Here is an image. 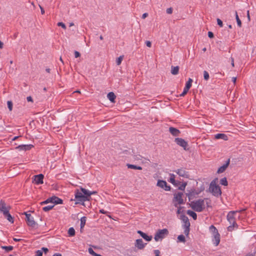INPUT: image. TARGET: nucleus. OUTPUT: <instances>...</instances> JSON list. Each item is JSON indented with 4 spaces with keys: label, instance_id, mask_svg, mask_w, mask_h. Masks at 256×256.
Returning a JSON list of instances; mask_svg holds the SVG:
<instances>
[{
    "label": "nucleus",
    "instance_id": "obj_1",
    "mask_svg": "<svg viewBox=\"0 0 256 256\" xmlns=\"http://www.w3.org/2000/svg\"><path fill=\"white\" fill-rule=\"evenodd\" d=\"M84 190H86V188L82 187L80 188V190L77 189L75 190L74 196L75 200H76V204H80L84 206V202L90 201L88 196Z\"/></svg>",
    "mask_w": 256,
    "mask_h": 256
},
{
    "label": "nucleus",
    "instance_id": "obj_2",
    "mask_svg": "<svg viewBox=\"0 0 256 256\" xmlns=\"http://www.w3.org/2000/svg\"><path fill=\"white\" fill-rule=\"evenodd\" d=\"M218 178H215L212 180L210 184L209 187V192H210L212 195L218 197L222 194V191L220 188L219 186L216 184V181Z\"/></svg>",
    "mask_w": 256,
    "mask_h": 256
},
{
    "label": "nucleus",
    "instance_id": "obj_3",
    "mask_svg": "<svg viewBox=\"0 0 256 256\" xmlns=\"http://www.w3.org/2000/svg\"><path fill=\"white\" fill-rule=\"evenodd\" d=\"M192 208L196 212H202L204 209V200L198 199L196 201L188 203Z\"/></svg>",
    "mask_w": 256,
    "mask_h": 256
},
{
    "label": "nucleus",
    "instance_id": "obj_4",
    "mask_svg": "<svg viewBox=\"0 0 256 256\" xmlns=\"http://www.w3.org/2000/svg\"><path fill=\"white\" fill-rule=\"evenodd\" d=\"M23 214L26 216V221L28 226L35 229L38 228V224L34 220V218L30 214L24 212Z\"/></svg>",
    "mask_w": 256,
    "mask_h": 256
},
{
    "label": "nucleus",
    "instance_id": "obj_5",
    "mask_svg": "<svg viewBox=\"0 0 256 256\" xmlns=\"http://www.w3.org/2000/svg\"><path fill=\"white\" fill-rule=\"evenodd\" d=\"M50 202L54 204H62L63 200L56 196H53L50 198H48L46 200L43 201L40 203V205H44L48 204Z\"/></svg>",
    "mask_w": 256,
    "mask_h": 256
},
{
    "label": "nucleus",
    "instance_id": "obj_6",
    "mask_svg": "<svg viewBox=\"0 0 256 256\" xmlns=\"http://www.w3.org/2000/svg\"><path fill=\"white\" fill-rule=\"evenodd\" d=\"M168 234V230L166 228L158 230L154 235V240L158 241L159 239H162Z\"/></svg>",
    "mask_w": 256,
    "mask_h": 256
},
{
    "label": "nucleus",
    "instance_id": "obj_7",
    "mask_svg": "<svg viewBox=\"0 0 256 256\" xmlns=\"http://www.w3.org/2000/svg\"><path fill=\"white\" fill-rule=\"evenodd\" d=\"M244 210H236V211H230L228 215H227V220L229 222L230 224H234L236 225V218L234 216L238 213V212H240L242 211H244Z\"/></svg>",
    "mask_w": 256,
    "mask_h": 256
},
{
    "label": "nucleus",
    "instance_id": "obj_8",
    "mask_svg": "<svg viewBox=\"0 0 256 256\" xmlns=\"http://www.w3.org/2000/svg\"><path fill=\"white\" fill-rule=\"evenodd\" d=\"M174 142L178 145L182 147L184 150H188L186 148L188 146V144L184 139L177 138H175Z\"/></svg>",
    "mask_w": 256,
    "mask_h": 256
},
{
    "label": "nucleus",
    "instance_id": "obj_9",
    "mask_svg": "<svg viewBox=\"0 0 256 256\" xmlns=\"http://www.w3.org/2000/svg\"><path fill=\"white\" fill-rule=\"evenodd\" d=\"M156 186L164 188L166 191H170L171 189L170 186L168 185L166 181L164 180H158L157 182Z\"/></svg>",
    "mask_w": 256,
    "mask_h": 256
},
{
    "label": "nucleus",
    "instance_id": "obj_10",
    "mask_svg": "<svg viewBox=\"0 0 256 256\" xmlns=\"http://www.w3.org/2000/svg\"><path fill=\"white\" fill-rule=\"evenodd\" d=\"M44 174H39L35 175L32 178V182L36 184H40L44 183Z\"/></svg>",
    "mask_w": 256,
    "mask_h": 256
},
{
    "label": "nucleus",
    "instance_id": "obj_11",
    "mask_svg": "<svg viewBox=\"0 0 256 256\" xmlns=\"http://www.w3.org/2000/svg\"><path fill=\"white\" fill-rule=\"evenodd\" d=\"M174 172H176V174L180 176H182L185 178H189L190 177L189 172L187 171H186L184 168L178 169Z\"/></svg>",
    "mask_w": 256,
    "mask_h": 256
},
{
    "label": "nucleus",
    "instance_id": "obj_12",
    "mask_svg": "<svg viewBox=\"0 0 256 256\" xmlns=\"http://www.w3.org/2000/svg\"><path fill=\"white\" fill-rule=\"evenodd\" d=\"M10 206H6V204L4 200H0V211L2 212L3 214L4 212L10 210Z\"/></svg>",
    "mask_w": 256,
    "mask_h": 256
},
{
    "label": "nucleus",
    "instance_id": "obj_13",
    "mask_svg": "<svg viewBox=\"0 0 256 256\" xmlns=\"http://www.w3.org/2000/svg\"><path fill=\"white\" fill-rule=\"evenodd\" d=\"M230 163V159H228L226 162V164H224L222 166H220L218 169V170L217 173L220 174L223 172H224L226 168L228 167V165Z\"/></svg>",
    "mask_w": 256,
    "mask_h": 256
},
{
    "label": "nucleus",
    "instance_id": "obj_14",
    "mask_svg": "<svg viewBox=\"0 0 256 256\" xmlns=\"http://www.w3.org/2000/svg\"><path fill=\"white\" fill-rule=\"evenodd\" d=\"M33 146L32 144H22L18 146L16 148L20 150H30Z\"/></svg>",
    "mask_w": 256,
    "mask_h": 256
},
{
    "label": "nucleus",
    "instance_id": "obj_15",
    "mask_svg": "<svg viewBox=\"0 0 256 256\" xmlns=\"http://www.w3.org/2000/svg\"><path fill=\"white\" fill-rule=\"evenodd\" d=\"M180 219L182 220V222L184 223V226H190V222L189 220L185 214H182L180 215Z\"/></svg>",
    "mask_w": 256,
    "mask_h": 256
},
{
    "label": "nucleus",
    "instance_id": "obj_16",
    "mask_svg": "<svg viewBox=\"0 0 256 256\" xmlns=\"http://www.w3.org/2000/svg\"><path fill=\"white\" fill-rule=\"evenodd\" d=\"M138 233L140 234V235L146 240L148 242H150L152 239V236H149L146 233L142 232L141 230H138Z\"/></svg>",
    "mask_w": 256,
    "mask_h": 256
},
{
    "label": "nucleus",
    "instance_id": "obj_17",
    "mask_svg": "<svg viewBox=\"0 0 256 256\" xmlns=\"http://www.w3.org/2000/svg\"><path fill=\"white\" fill-rule=\"evenodd\" d=\"M4 216L6 218L8 222L10 223L13 224L14 222V218L12 217L10 214L9 210L4 212Z\"/></svg>",
    "mask_w": 256,
    "mask_h": 256
},
{
    "label": "nucleus",
    "instance_id": "obj_18",
    "mask_svg": "<svg viewBox=\"0 0 256 256\" xmlns=\"http://www.w3.org/2000/svg\"><path fill=\"white\" fill-rule=\"evenodd\" d=\"M135 246L140 250H142L144 247V244H143L142 239H138L136 241Z\"/></svg>",
    "mask_w": 256,
    "mask_h": 256
},
{
    "label": "nucleus",
    "instance_id": "obj_19",
    "mask_svg": "<svg viewBox=\"0 0 256 256\" xmlns=\"http://www.w3.org/2000/svg\"><path fill=\"white\" fill-rule=\"evenodd\" d=\"M169 132L172 136H178L180 133V130L174 127H170L169 128Z\"/></svg>",
    "mask_w": 256,
    "mask_h": 256
},
{
    "label": "nucleus",
    "instance_id": "obj_20",
    "mask_svg": "<svg viewBox=\"0 0 256 256\" xmlns=\"http://www.w3.org/2000/svg\"><path fill=\"white\" fill-rule=\"evenodd\" d=\"M170 180H169V182H171L172 184H174V186H178V185H179L180 183V182L179 181H176L175 180V175L173 174H170Z\"/></svg>",
    "mask_w": 256,
    "mask_h": 256
},
{
    "label": "nucleus",
    "instance_id": "obj_21",
    "mask_svg": "<svg viewBox=\"0 0 256 256\" xmlns=\"http://www.w3.org/2000/svg\"><path fill=\"white\" fill-rule=\"evenodd\" d=\"M220 234H218L217 235L214 236V238H212V241L213 242V244L216 246H217L219 244L220 242Z\"/></svg>",
    "mask_w": 256,
    "mask_h": 256
},
{
    "label": "nucleus",
    "instance_id": "obj_22",
    "mask_svg": "<svg viewBox=\"0 0 256 256\" xmlns=\"http://www.w3.org/2000/svg\"><path fill=\"white\" fill-rule=\"evenodd\" d=\"M216 139H222L224 140H228V136L224 134H218L214 136Z\"/></svg>",
    "mask_w": 256,
    "mask_h": 256
},
{
    "label": "nucleus",
    "instance_id": "obj_23",
    "mask_svg": "<svg viewBox=\"0 0 256 256\" xmlns=\"http://www.w3.org/2000/svg\"><path fill=\"white\" fill-rule=\"evenodd\" d=\"M108 98L112 102H114L116 96L113 92H110L107 95Z\"/></svg>",
    "mask_w": 256,
    "mask_h": 256
},
{
    "label": "nucleus",
    "instance_id": "obj_24",
    "mask_svg": "<svg viewBox=\"0 0 256 256\" xmlns=\"http://www.w3.org/2000/svg\"><path fill=\"white\" fill-rule=\"evenodd\" d=\"M182 195L183 193L182 192H178V194H174L173 202H174V201H176L178 202L182 198Z\"/></svg>",
    "mask_w": 256,
    "mask_h": 256
},
{
    "label": "nucleus",
    "instance_id": "obj_25",
    "mask_svg": "<svg viewBox=\"0 0 256 256\" xmlns=\"http://www.w3.org/2000/svg\"><path fill=\"white\" fill-rule=\"evenodd\" d=\"M180 68L178 66H171V73L173 75H176L178 74Z\"/></svg>",
    "mask_w": 256,
    "mask_h": 256
},
{
    "label": "nucleus",
    "instance_id": "obj_26",
    "mask_svg": "<svg viewBox=\"0 0 256 256\" xmlns=\"http://www.w3.org/2000/svg\"><path fill=\"white\" fill-rule=\"evenodd\" d=\"M126 166L128 168L134 169V170H142V167L140 166H136L134 164H128Z\"/></svg>",
    "mask_w": 256,
    "mask_h": 256
},
{
    "label": "nucleus",
    "instance_id": "obj_27",
    "mask_svg": "<svg viewBox=\"0 0 256 256\" xmlns=\"http://www.w3.org/2000/svg\"><path fill=\"white\" fill-rule=\"evenodd\" d=\"M86 216H82L80 218V230L81 232H82V230L86 224Z\"/></svg>",
    "mask_w": 256,
    "mask_h": 256
},
{
    "label": "nucleus",
    "instance_id": "obj_28",
    "mask_svg": "<svg viewBox=\"0 0 256 256\" xmlns=\"http://www.w3.org/2000/svg\"><path fill=\"white\" fill-rule=\"evenodd\" d=\"M187 214L191 216L194 220H196L197 218L196 214L191 210H187Z\"/></svg>",
    "mask_w": 256,
    "mask_h": 256
},
{
    "label": "nucleus",
    "instance_id": "obj_29",
    "mask_svg": "<svg viewBox=\"0 0 256 256\" xmlns=\"http://www.w3.org/2000/svg\"><path fill=\"white\" fill-rule=\"evenodd\" d=\"M210 230L213 234L214 236L217 235L218 234H219L216 228L213 225L210 226Z\"/></svg>",
    "mask_w": 256,
    "mask_h": 256
},
{
    "label": "nucleus",
    "instance_id": "obj_30",
    "mask_svg": "<svg viewBox=\"0 0 256 256\" xmlns=\"http://www.w3.org/2000/svg\"><path fill=\"white\" fill-rule=\"evenodd\" d=\"M188 193H186V195L188 196V200L190 201L192 199V196H193V193L194 192V189H191L190 190H188Z\"/></svg>",
    "mask_w": 256,
    "mask_h": 256
},
{
    "label": "nucleus",
    "instance_id": "obj_31",
    "mask_svg": "<svg viewBox=\"0 0 256 256\" xmlns=\"http://www.w3.org/2000/svg\"><path fill=\"white\" fill-rule=\"evenodd\" d=\"M85 192L87 194V196H88V198H89V200H90L92 199L91 196L94 194H96L97 193L96 191H92L90 192L86 189Z\"/></svg>",
    "mask_w": 256,
    "mask_h": 256
},
{
    "label": "nucleus",
    "instance_id": "obj_32",
    "mask_svg": "<svg viewBox=\"0 0 256 256\" xmlns=\"http://www.w3.org/2000/svg\"><path fill=\"white\" fill-rule=\"evenodd\" d=\"M192 80L191 78H189L188 82L186 84L185 88H186L190 90V88L192 86Z\"/></svg>",
    "mask_w": 256,
    "mask_h": 256
},
{
    "label": "nucleus",
    "instance_id": "obj_33",
    "mask_svg": "<svg viewBox=\"0 0 256 256\" xmlns=\"http://www.w3.org/2000/svg\"><path fill=\"white\" fill-rule=\"evenodd\" d=\"M54 206V205H50L48 206H46L42 208V210L44 212H47L50 211V210H52Z\"/></svg>",
    "mask_w": 256,
    "mask_h": 256
},
{
    "label": "nucleus",
    "instance_id": "obj_34",
    "mask_svg": "<svg viewBox=\"0 0 256 256\" xmlns=\"http://www.w3.org/2000/svg\"><path fill=\"white\" fill-rule=\"evenodd\" d=\"M235 14H236V22H237L238 26L240 28H241L242 26V22H241L240 20V18H239V17L238 16V12H237L236 11Z\"/></svg>",
    "mask_w": 256,
    "mask_h": 256
},
{
    "label": "nucleus",
    "instance_id": "obj_35",
    "mask_svg": "<svg viewBox=\"0 0 256 256\" xmlns=\"http://www.w3.org/2000/svg\"><path fill=\"white\" fill-rule=\"evenodd\" d=\"M68 234L70 236H72L75 235V230L73 228H70L68 230Z\"/></svg>",
    "mask_w": 256,
    "mask_h": 256
},
{
    "label": "nucleus",
    "instance_id": "obj_36",
    "mask_svg": "<svg viewBox=\"0 0 256 256\" xmlns=\"http://www.w3.org/2000/svg\"><path fill=\"white\" fill-rule=\"evenodd\" d=\"M178 242H186V238L184 235L180 234L178 236Z\"/></svg>",
    "mask_w": 256,
    "mask_h": 256
},
{
    "label": "nucleus",
    "instance_id": "obj_37",
    "mask_svg": "<svg viewBox=\"0 0 256 256\" xmlns=\"http://www.w3.org/2000/svg\"><path fill=\"white\" fill-rule=\"evenodd\" d=\"M13 246H2V248L3 250H4L5 251L7 252H10V251L12 250H13Z\"/></svg>",
    "mask_w": 256,
    "mask_h": 256
},
{
    "label": "nucleus",
    "instance_id": "obj_38",
    "mask_svg": "<svg viewBox=\"0 0 256 256\" xmlns=\"http://www.w3.org/2000/svg\"><path fill=\"white\" fill-rule=\"evenodd\" d=\"M220 184L224 186H227L228 185V182L226 178L224 177L222 178L220 180Z\"/></svg>",
    "mask_w": 256,
    "mask_h": 256
},
{
    "label": "nucleus",
    "instance_id": "obj_39",
    "mask_svg": "<svg viewBox=\"0 0 256 256\" xmlns=\"http://www.w3.org/2000/svg\"><path fill=\"white\" fill-rule=\"evenodd\" d=\"M124 56L122 55V56H120L118 58H117V59L116 60V63L118 66H119L121 64L124 58Z\"/></svg>",
    "mask_w": 256,
    "mask_h": 256
},
{
    "label": "nucleus",
    "instance_id": "obj_40",
    "mask_svg": "<svg viewBox=\"0 0 256 256\" xmlns=\"http://www.w3.org/2000/svg\"><path fill=\"white\" fill-rule=\"evenodd\" d=\"M186 185L187 182H184L180 186H178V189L180 190H184Z\"/></svg>",
    "mask_w": 256,
    "mask_h": 256
},
{
    "label": "nucleus",
    "instance_id": "obj_41",
    "mask_svg": "<svg viewBox=\"0 0 256 256\" xmlns=\"http://www.w3.org/2000/svg\"><path fill=\"white\" fill-rule=\"evenodd\" d=\"M204 200H206V205L207 208H212L211 206V200L210 198H205L204 199Z\"/></svg>",
    "mask_w": 256,
    "mask_h": 256
},
{
    "label": "nucleus",
    "instance_id": "obj_42",
    "mask_svg": "<svg viewBox=\"0 0 256 256\" xmlns=\"http://www.w3.org/2000/svg\"><path fill=\"white\" fill-rule=\"evenodd\" d=\"M234 227L238 228V224H236V225L234 224H231V225H230V226H228V231L231 232L234 230Z\"/></svg>",
    "mask_w": 256,
    "mask_h": 256
},
{
    "label": "nucleus",
    "instance_id": "obj_43",
    "mask_svg": "<svg viewBox=\"0 0 256 256\" xmlns=\"http://www.w3.org/2000/svg\"><path fill=\"white\" fill-rule=\"evenodd\" d=\"M204 79L206 80H208L210 78L209 74H208V72H206V70H204Z\"/></svg>",
    "mask_w": 256,
    "mask_h": 256
},
{
    "label": "nucleus",
    "instance_id": "obj_44",
    "mask_svg": "<svg viewBox=\"0 0 256 256\" xmlns=\"http://www.w3.org/2000/svg\"><path fill=\"white\" fill-rule=\"evenodd\" d=\"M7 105L10 111H12V101H8Z\"/></svg>",
    "mask_w": 256,
    "mask_h": 256
},
{
    "label": "nucleus",
    "instance_id": "obj_45",
    "mask_svg": "<svg viewBox=\"0 0 256 256\" xmlns=\"http://www.w3.org/2000/svg\"><path fill=\"white\" fill-rule=\"evenodd\" d=\"M184 204V200H183V198H182V199H180V200H179L178 203H174V206L175 207H178V205L179 204Z\"/></svg>",
    "mask_w": 256,
    "mask_h": 256
},
{
    "label": "nucleus",
    "instance_id": "obj_46",
    "mask_svg": "<svg viewBox=\"0 0 256 256\" xmlns=\"http://www.w3.org/2000/svg\"><path fill=\"white\" fill-rule=\"evenodd\" d=\"M185 229L184 230V234L186 236H188L189 234V232H190V226H184Z\"/></svg>",
    "mask_w": 256,
    "mask_h": 256
},
{
    "label": "nucleus",
    "instance_id": "obj_47",
    "mask_svg": "<svg viewBox=\"0 0 256 256\" xmlns=\"http://www.w3.org/2000/svg\"><path fill=\"white\" fill-rule=\"evenodd\" d=\"M89 253L93 256H96L98 254H96L92 248H88Z\"/></svg>",
    "mask_w": 256,
    "mask_h": 256
},
{
    "label": "nucleus",
    "instance_id": "obj_48",
    "mask_svg": "<svg viewBox=\"0 0 256 256\" xmlns=\"http://www.w3.org/2000/svg\"><path fill=\"white\" fill-rule=\"evenodd\" d=\"M188 89L184 87L183 92L180 95V96H184L188 93Z\"/></svg>",
    "mask_w": 256,
    "mask_h": 256
},
{
    "label": "nucleus",
    "instance_id": "obj_49",
    "mask_svg": "<svg viewBox=\"0 0 256 256\" xmlns=\"http://www.w3.org/2000/svg\"><path fill=\"white\" fill-rule=\"evenodd\" d=\"M177 208H178L177 212H176L177 214H182L184 212V210L181 211V210L182 208H184V206H179Z\"/></svg>",
    "mask_w": 256,
    "mask_h": 256
},
{
    "label": "nucleus",
    "instance_id": "obj_50",
    "mask_svg": "<svg viewBox=\"0 0 256 256\" xmlns=\"http://www.w3.org/2000/svg\"><path fill=\"white\" fill-rule=\"evenodd\" d=\"M217 24L220 27H222L223 26V23L221 20L220 18H217Z\"/></svg>",
    "mask_w": 256,
    "mask_h": 256
},
{
    "label": "nucleus",
    "instance_id": "obj_51",
    "mask_svg": "<svg viewBox=\"0 0 256 256\" xmlns=\"http://www.w3.org/2000/svg\"><path fill=\"white\" fill-rule=\"evenodd\" d=\"M58 26H62L64 29H66V26L65 24L62 22H58Z\"/></svg>",
    "mask_w": 256,
    "mask_h": 256
},
{
    "label": "nucleus",
    "instance_id": "obj_52",
    "mask_svg": "<svg viewBox=\"0 0 256 256\" xmlns=\"http://www.w3.org/2000/svg\"><path fill=\"white\" fill-rule=\"evenodd\" d=\"M42 256V251L40 250H38L36 252V256Z\"/></svg>",
    "mask_w": 256,
    "mask_h": 256
},
{
    "label": "nucleus",
    "instance_id": "obj_53",
    "mask_svg": "<svg viewBox=\"0 0 256 256\" xmlns=\"http://www.w3.org/2000/svg\"><path fill=\"white\" fill-rule=\"evenodd\" d=\"M208 35L210 38H212L214 37V34L212 32H208Z\"/></svg>",
    "mask_w": 256,
    "mask_h": 256
},
{
    "label": "nucleus",
    "instance_id": "obj_54",
    "mask_svg": "<svg viewBox=\"0 0 256 256\" xmlns=\"http://www.w3.org/2000/svg\"><path fill=\"white\" fill-rule=\"evenodd\" d=\"M74 54L76 58H78L80 56V54L76 50L74 51Z\"/></svg>",
    "mask_w": 256,
    "mask_h": 256
},
{
    "label": "nucleus",
    "instance_id": "obj_55",
    "mask_svg": "<svg viewBox=\"0 0 256 256\" xmlns=\"http://www.w3.org/2000/svg\"><path fill=\"white\" fill-rule=\"evenodd\" d=\"M173 9L172 8H170L166 9V13L168 14H171L172 12Z\"/></svg>",
    "mask_w": 256,
    "mask_h": 256
},
{
    "label": "nucleus",
    "instance_id": "obj_56",
    "mask_svg": "<svg viewBox=\"0 0 256 256\" xmlns=\"http://www.w3.org/2000/svg\"><path fill=\"white\" fill-rule=\"evenodd\" d=\"M40 250L42 251V252H44V253L46 254L48 252V249L46 248L43 247Z\"/></svg>",
    "mask_w": 256,
    "mask_h": 256
},
{
    "label": "nucleus",
    "instance_id": "obj_57",
    "mask_svg": "<svg viewBox=\"0 0 256 256\" xmlns=\"http://www.w3.org/2000/svg\"><path fill=\"white\" fill-rule=\"evenodd\" d=\"M154 254H155V256H160V252L159 250H154Z\"/></svg>",
    "mask_w": 256,
    "mask_h": 256
},
{
    "label": "nucleus",
    "instance_id": "obj_58",
    "mask_svg": "<svg viewBox=\"0 0 256 256\" xmlns=\"http://www.w3.org/2000/svg\"><path fill=\"white\" fill-rule=\"evenodd\" d=\"M146 44L148 47L150 48L152 46V42L150 41H146Z\"/></svg>",
    "mask_w": 256,
    "mask_h": 256
},
{
    "label": "nucleus",
    "instance_id": "obj_59",
    "mask_svg": "<svg viewBox=\"0 0 256 256\" xmlns=\"http://www.w3.org/2000/svg\"><path fill=\"white\" fill-rule=\"evenodd\" d=\"M26 100H27L28 102H33L32 98L30 96H28L26 98Z\"/></svg>",
    "mask_w": 256,
    "mask_h": 256
},
{
    "label": "nucleus",
    "instance_id": "obj_60",
    "mask_svg": "<svg viewBox=\"0 0 256 256\" xmlns=\"http://www.w3.org/2000/svg\"><path fill=\"white\" fill-rule=\"evenodd\" d=\"M148 16V14L146 12V13H144L142 15V18L144 19V18H146Z\"/></svg>",
    "mask_w": 256,
    "mask_h": 256
},
{
    "label": "nucleus",
    "instance_id": "obj_61",
    "mask_svg": "<svg viewBox=\"0 0 256 256\" xmlns=\"http://www.w3.org/2000/svg\"><path fill=\"white\" fill-rule=\"evenodd\" d=\"M231 65L232 67H234V58L232 57H231Z\"/></svg>",
    "mask_w": 256,
    "mask_h": 256
},
{
    "label": "nucleus",
    "instance_id": "obj_62",
    "mask_svg": "<svg viewBox=\"0 0 256 256\" xmlns=\"http://www.w3.org/2000/svg\"><path fill=\"white\" fill-rule=\"evenodd\" d=\"M40 12L42 14H44V10L43 8H42L40 6Z\"/></svg>",
    "mask_w": 256,
    "mask_h": 256
},
{
    "label": "nucleus",
    "instance_id": "obj_63",
    "mask_svg": "<svg viewBox=\"0 0 256 256\" xmlns=\"http://www.w3.org/2000/svg\"><path fill=\"white\" fill-rule=\"evenodd\" d=\"M100 212L101 214H105L106 213V212L104 210L102 209L100 210Z\"/></svg>",
    "mask_w": 256,
    "mask_h": 256
},
{
    "label": "nucleus",
    "instance_id": "obj_64",
    "mask_svg": "<svg viewBox=\"0 0 256 256\" xmlns=\"http://www.w3.org/2000/svg\"><path fill=\"white\" fill-rule=\"evenodd\" d=\"M52 256H62V255L60 253H55L53 254Z\"/></svg>",
    "mask_w": 256,
    "mask_h": 256
}]
</instances>
